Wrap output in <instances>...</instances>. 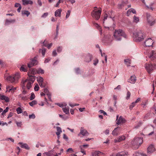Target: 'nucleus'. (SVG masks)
Returning <instances> with one entry per match:
<instances>
[{
	"instance_id": "18",
	"label": "nucleus",
	"mask_w": 156,
	"mask_h": 156,
	"mask_svg": "<svg viewBox=\"0 0 156 156\" xmlns=\"http://www.w3.org/2000/svg\"><path fill=\"white\" fill-rule=\"evenodd\" d=\"M120 130V128L119 127L115 128L112 132V134L114 136H117L119 135Z\"/></svg>"
},
{
	"instance_id": "46",
	"label": "nucleus",
	"mask_w": 156,
	"mask_h": 156,
	"mask_svg": "<svg viewBox=\"0 0 156 156\" xmlns=\"http://www.w3.org/2000/svg\"><path fill=\"white\" fill-rule=\"evenodd\" d=\"M93 61L94 62L93 64L94 66H96L97 65V64L98 62V60L97 58H96L94 60H93Z\"/></svg>"
},
{
	"instance_id": "29",
	"label": "nucleus",
	"mask_w": 156,
	"mask_h": 156,
	"mask_svg": "<svg viewBox=\"0 0 156 156\" xmlns=\"http://www.w3.org/2000/svg\"><path fill=\"white\" fill-rule=\"evenodd\" d=\"M128 154L124 152H121L117 153L115 156H127Z\"/></svg>"
},
{
	"instance_id": "52",
	"label": "nucleus",
	"mask_w": 156,
	"mask_h": 156,
	"mask_svg": "<svg viewBox=\"0 0 156 156\" xmlns=\"http://www.w3.org/2000/svg\"><path fill=\"white\" fill-rule=\"evenodd\" d=\"M39 84L40 86L41 87H45V84L44 83L43 81L42 82V83H41Z\"/></svg>"
},
{
	"instance_id": "7",
	"label": "nucleus",
	"mask_w": 156,
	"mask_h": 156,
	"mask_svg": "<svg viewBox=\"0 0 156 156\" xmlns=\"http://www.w3.org/2000/svg\"><path fill=\"white\" fill-rule=\"evenodd\" d=\"M19 77V75L18 73H16L15 75L12 76H9L7 78V80L10 81L11 83H16Z\"/></svg>"
},
{
	"instance_id": "64",
	"label": "nucleus",
	"mask_w": 156,
	"mask_h": 156,
	"mask_svg": "<svg viewBox=\"0 0 156 156\" xmlns=\"http://www.w3.org/2000/svg\"><path fill=\"white\" fill-rule=\"evenodd\" d=\"M62 50V48L60 47H58L57 48V51L58 52H60Z\"/></svg>"
},
{
	"instance_id": "50",
	"label": "nucleus",
	"mask_w": 156,
	"mask_h": 156,
	"mask_svg": "<svg viewBox=\"0 0 156 156\" xmlns=\"http://www.w3.org/2000/svg\"><path fill=\"white\" fill-rule=\"evenodd\" d=\"M142 125V122H139L138 123L137 126L135 127V128L136 129H137Z\"/></svg>"
},
{
	"instance_id": "16",
	"label": "nucleus",
	"mask_w": 156,
	"mask_h": 156,
	"mask_svg": "<svg viewBox=\"0 0 156 156\" xmlns=\"http://www.w3.org/2000/svg\"><path fill=\"white\" fill-rule=\"evenodd\" d=\"M80 134L83 136H88L89 135V133L86 130L84 129L83 128L81 127L80 133L78 135L79 136Z\"/></svg>"
},
{
	"instance_id": "24",
	"label": "nucleus",
	"mask_w": 156,
	"mask_h": 156,
	"mask_svg": "<svg viewBox=\"0 0 156 156\" xmlns=\"http://www.w3.org/2000/svg\"><path fill=\"white\" fill-rule=\"evenodd\" d=\"M62 9H58L55 12V16L56 17H60L61 16V13L62 12Z\"/></svg>"
},
{
	"instance_id": "36",
	"label": "nucleus",
	"mask_w": 156,
	"mask_h": 156,
	"mask_svg": "<svg viewBox=\"0 0 156 156\" xmlns=\"http://www.w3.org/2000/svg\"><path fill=\"white\" fill-rule=\"evenodd\" d=\"M113 11L112 10L109 11L108 12V16L110 18H112L113 17V15L112 14Z\"/></svg>"
},
{
	"instance_id": "12",
	"label": "nucleus",
	"mask_w": 156,
	"mask_h": 156,
	"mask_svg": "<svg viewBox=\"0 0 156 156\" xmlns=\"http://www.w3.org/2000/svg\"><path fill=\"white\" fill-rule=\"evenodd\" d=\"M36 58L35 57L34 58L32 59L30 63L28 64L27 66L29 68H30L37 64V62L36 59H35Z\"/></svg>"
},
{
	"instance_id": "27",
	"label": "nucleus",
	"mask_w": 156,
	"mask_h": 156,
	"mask_svg": "<svg viewBox=\"0 0 156 156\" xmlns=\"http://www.w3.org/2000/svg\"><path fill=\"white\" fill-rule=\"evenodd\" d=\"M56 129L57 132H56V134L57 135L58 138L59 137V135H60V134L62 132V131L61 128L59 127H57Z\"/></svg>"
},
{
	"instance_id": "48",
	"label": "nucleus",
	"mask_w": 156,
	"mask_h": 156,
	"mask_svg": "<svg viewBox=\"0 0 156 156\" xmlns=\"http://www.w3.org/2000/svg\"><path fill=\"white\" fill-rule=\"evenodd\" d=\"M35 98V96L34 93H31L30 97V99L32 100L34 99Z\"/></svg>"
},
{
	"instance_id": "17",
	"label": "nucleus",
	"mask_w": 156,
	"mask_h": 156,
	"mask_svg": "<svg viewBox=\"0 0 156 156\" xmlns=\"http://www.w3.org/2000/svg\"><path fill=\"white\" fill-rule=\"evenodd\" d=\"M126 120L122 116H120L118 119L116 123L118 125L122 124L125 123Z\"/></svg>"
},
{
	"instance_id": "2",
	"label": "nucleus",
	"mask_w": 156,
	"mask_h": 156,
	"mask_svg": "<svg viewBox=\"0 0 156 156\" xmlns=\"http://www.w3.org/2000/svg\"><path fill=\"white\" fill-rule=\"evenodd\" d=\"M133 37L135 41H142L146 36L141 30H138L133 33Z\"/></svg>"
},
{
	"instance_id": "53",
	"label": "nucleus",
	"mask_w": 156,
	"mask_h": 156,
	"mask_svg": "<svg viewBox=\"0 0 156 156\" xmlns=\"http://www.w3.org/2000/svg\"><path fill=\"white\" fill-rule=\"evenodd\" d=\"M67 152H69V153H72L73 152H74L73 150L72 149V148H69L67 150Z\"/></svg>"
},
{
	"instance_id": "13",
	"label": "nucleus",
	"mask_w": 156,
	"mask_h": 156,
	"mask_svg": "<svg viewBox=\"0 0 156 156\" xmlns=\"http://www.w3.org/2000/svg\"><path fill=\"white\" fill-rule=\"evenodd\" d=\"M155 151V148L153 145H150L147 148V154L149 155Z\"/></svg>"
},
{
	"instance_id": "55",
	"label": "nucleus",
	"mask_w": 156,
	"mask_h": 156,
	"mask_svg": "<svg viewBox=\"0 0 156 156\" xmlns=\"http://www.w3.org/2000/svg\"><path fill=\"white\" fill-rule=\"evenodd\" d=\"M46 51V49L45 48H43L42 50V55L44 56L45 54V52Z\"/></svg>"
},
{
	"instance_id": "1",
	"label": "nucleus",
	"mask_w": 156,
	"mask_h": 156,
	"mask_svg": "<svg viewBox=\"0 0 156 156\" xmlns=\"http://www.w3.org/2000/svg\"><path fill=\"white\" fill-rule=\"evenodd\" d=\"M37 73V71L34 69H30L28 73L29 78L25 80H23L21 82V85L23 89L24 90L23 93L25 94L26 91L24 90L26 87L28 89H29L31 87L32 84L35 80L34 76Z\"/></svg>"
},
{
	"instance_id": "40",
	"label": "nucleus",
	"mask_w": 156,
	"mask_h": 156,
	"mask_svg": "<svg viewBox=\"0 0 156 156\" xmlns=\"http://www.w3.org/2000/svg\"><path fill=\"white\" fill-rule=\"evenodd\" d=\"M37 80L39 84H40L43 81V79L42 77H40Z\"/></svg>"
},
{
	"instance_id": "43",
	"label": "nucleus",
	"mask_w": 156,
	"mask_h": 156,
	"mask_svg": "<svg viewBox=\"0 0 156 156\" xmlns=\"http://www.w3.org/2000/svg\"><path fill=\"white\" fill-rule=\"evenodd\" d=\"M17 112L18 114H19L22 113V111L21 108L20 107H19L16 109Z\"/></svg>"
},
{
	"instance_id": "8",
	"label": "nucleus",
	"mask_w": 156,
	"mask_h": 156,
	"mask_svg": "<svg viewBox=\"0 0 156 156\" xmlns=\"http://www.w3.org/2000/svg\"><path fill=\"white\" fill-rule=\"evenodd\" d=\"M155 65L153 66L151 63L150 64H146L145 67L147 71L150 73L155 68Z\"/></svg>"
},
{
	"instance_id": "34",
	"label": "nucleus",
	"mask_w": 156,
	"mask_h": 156,
	"mask_svg": "<svg viewBox=\"0 0 156 156\" xmlns=\"http://www.w3.org/2000/svg\"><path fill=\"white\" fill-rule=\"evenodd\" d=\"M125 64L127 66H130L129 64H130V61L129 59H126L124 60Z\"/></svg>"
},
{
	"instance_id": "9",
	"label": "nucleus",
	"mask_w": 156,
	"mask_h": 156,
	"mask_svg": "<svg viewBox=\"0 0 156 156\" xmlns=\"http://www.w3.org/2000/svg\"><path fill=\"white\" fill-rule=\"evenodd\" d=\"M112 41L111 37L110 35L105 36L102 40L103 43L105 44H109Z\"/></svg>"
},
{
	"instance_id": "45",
	"label": "nucleus",
	"mask_w": 156,
	"mask_h": 156,
	"mask_svg": "<svg viewBox=\"0 0 156 156\" xmlns=\"http://www.w3.org/2000/svg\"><path fill=\"white\" fill-rule=\"evenodd\" d=\"M94 25L96 27H97L98 28V30H99V31H101V27L99 26V25L97 23H94Z\"/></svg>"
},
{
	"instance_id": "56",
	"label": "nucleus",
	"mask_w": 156,
	"mask_h": 156,
	"mask_svg": "<svg viewBox=\"0 0 156 156\" xmlns=\"http://www.w3.org/2000/svg\"><path fill=\"white\" fill-rule=\"evenodd\" d=\"M39 87L38 86V85L37 84V85H35V87L34 88V89L36 91H38V90L39 88Z\"/></svg>"
},
{
	"instance_id": "26",
	"label": "nucleus",
	"mask_w": 156,
	"mask_h": 156,
	"mask_svg": "<svg viewBox=\"0 0 156 156\" xmlns=\"http://www.w3.org/2000/svg\"><path fill=\"white\" fill-rule=\"evenodd\" d=\"M92 58V55L90 54L86 56L85 61L87 62H89L91 61Z\"/></svg>"
},
{
	"instance_id": "44",
	"label": "nucleus",
	"mask_w": 156,
	"mask_h": 156,
	"mask_svg": "<svg viewBox=\"0 0 156 156\" xmlns=\"http://www.w3.org/2000/svg\"><path fill=\"white\" fill-rule=\"evenodd\" d=\"M9 109V108L8 107H6V109H5L4 110V111L2 113V115H4L8 111Z\"/></svg>"
},
{
	"instance_id": "33",
	"label": "nucleus",
	"mask_w": 156,
	"mask_h": 156,
	"mask_svg": "<svg viewBox=\"0 0 156 156\" xmlns=\"http://www.w3.org/2000/svg\"><path fill=\"white\" fill-rule=\"evenodd\" d=\"M62 110L64 112H65L66 114L69 113V108L66 107L63 108H62Z\"/></svg>"
},
{
	"instance_id": "28",
	"label": "nucleus",
	"mask_w": 156,
	"mask_h": 156,
	"mask_svg": "<svg viewBox=\"0 0 156 156\" xmlns=\"http://www.w3.org/2000/svg\"><path fill=\"white\" fill-rule=\"evenodd\" d=\"M132 12L133 13L135 14L136 13V10L133 9V8H131L130 9H129L127 12V16H129V15L130 13Z\"/></svg>"
},
{
	"instance_id": "19",
	"label": "nucleus",
	"mask_w": 156,
	"mask_h": 156,
	"mask_svg": "<svg viewBox=\"0 0 156 156\" xmlns=\"http://www.w3.org/2000/svg\"><path fill=\"white\" fill-rule=\"evenodd\" d=\"M93 156H105L104 153L99 151H96L94 152L92 154Z\"/></svg>"
},
{
	"instance_id": "11",
	"label": "nucleus",
	"mask_w": 156,
	"mask_h": 156,
	"mask_svg": "<svg viewBox=\"0 0 156 156\" xmlns=\"http://www.w3.org/2000/svg\"><path fill=\"white\" fill-rule=\"evenodd\" d=\"M144 43L146 47H149L152 46L153 43V42L151 38H149L145 40Z\"/></svg>"
},
{
	"instance_id": "63",
	"label": "nucleus",
	"mask_w": 156,
	"mask_h": 156,
	"mask_svg": "<svg viewBox=\"0 0 156 156\" xmlns=\"http://www.w3.org/2000/svg\"><path fill=\"white\" fill-rule=\"evenodd\" d=\"M69 105L72 107H73L74 106L78 105H79L77 104H72L71 103H69Z\"/></svg>"
},
{
	"instance_id": "20",
	"label": "nucleus",
	"mask_w": 156,
	"mask_h": 156,
	"mask_svg": "<svg viewBox=\"0 0 156 156\" xmlns=\"http://www.w3.org/2000/svg\"><path fill=\"white\" fill-rule=\"evenodd\" d=\"M136 79L134 76H132L129 80V82L132 83H134L136 82Z\"/></svg>"
},
{
	"instance_id": "6",
	"label": "nucleus",
	"mask_w": 156,
	"mask_h": 156,
	"mask_svg": "<svg viewBox=\"0 0 156 156\" xmlns=\"http://www.w3.org/2000/svg\"><path fill=\"white\" fill-rule=\"evenodd\" d=\"M142 0L143 3L145 4L147 7L150 10L152 11L154 8L153 6V5L154 4V0Z\"/></svg>"
},
{
	"instance_id": "10",
	"label": "nucleus",
	"mask_w": 156,
	"mask_h": 156,
	"mask_svg": "<svg viewBox=\"0 0 156 156\" xmlns=\"http://www.w3.org/2000/svg\"><path fill=\"white\" fill-rule=\"evenodd\" d=\"M146 16L148 23H149L150 26L153 25L155 23V21L153 17L151 16L150 14L147 13L146 14Z\"/></svg>"
},
{
	"instance_id": "4",
	"label": "nucleus",
	"mask_w": 156,
	"mask_h": 156,
	"mask_svg": "<svg viewBox=\"0 0 156 156\" xmlns=\"http://www.w3.org/2000/svg\"><path fill=\"white\" fill-rule=\"evenodd\" d=\"M143 142V138H135L131 144L135 149H137Z\"/></svg>"
},
{
	"instance_id": "59",
	"label": "nucleus",
	"mask_w": 156,
	"mask_h": 156,
	"mask_svg": "<svg viewBox=\"0 0 156 156\" xmlns=\"http://www.w3.org/2000/svg\"><path fill=\"white\" fill-rule=\"evenodd\" d=\"M48 15V13L47 12L44 13L41 16L42 17L45 18Z\"/></svg>"
},
{
	"instance_id": "51",
	"label": "nucleus",
	"mask_w": 156,
	"mask_h": 156,
	"mask_svg": "<svg viewBox=\"0 0 156 156\" xmlns=\"http://www.w3.org/2000/svg\"><path fill=\"white\" fill-rule=\"evenodd\" d=\"M29 118L30 119H34L35 118V116L34 114H33L29 115Z\"/></svg>"
},
{
	"instance_id": "62",
	"label": "nucleus",
	"mask_w": 156,
	"mask_h": 156,
	"mask_svg": "<svg viewBox=\"0 0 156 156\" xmlns=\"http://www.w3.org/2000/svg\"><path fill=\"white\" fill-rule=\"evenodd\" d=\"M140 98H138L137 100L135 102H133V104H136V103L139 102L140 101Z\"/></svg>"
},
{
	"instance_id": "32",
	"label": "nucleus",
	"mask_w": 156,
	"mask_h": 156,
	"mask_svg": "<svg viewBox=\"0 0 156 156\" xmlns=\"http://www.w3.org/2000/svg\"><path fill=\"white\" fill-rule=\"evenodd\" d=\"M26 66L23 65L21 66L20 69V71H23L24 72H26L27 71V69L26 67Z\"/></svg>"
},
{
	"instance_id": "58",
	"label": "nucleus",
	"mask_w": 156,
	"mask_h": 156,
	"mask_svg": "<svg viewBox=\"0 0 156 156\" xmlns=\"http://www.w3.org/2000/svg\"><path fill=\"white\" fill-rule=\"evenodd\" d=\"M136 104H133V103L131 104L129 106V109H132L135 106Z\"/></svg>"
},
{
	"instance_id": "41",
	"label": "nucleus",
	"mask_w": 156,
	"mask_h": 156,
	"mask_svg": "<svg viewBox=\"0 0 156 156\" xmlns=\"http://www.w3.org/2000/svg\"><path fill=\"white\" fill-rule=\"evenodd\" d=\"M37 104V101L35 100H34L29 103V104L31 106H33L34 105L36 104Z\"/></svg>"
},
{
	"instance_id": "30",
	"label": "nucleus",
	"mask_w": 156,
	"mask_h": 156,
	"mask_svg": "<svg viewBox=\"0 0 156 156\" xmlns=\"http://www.w3.org/2000/svg\"><path fill=\"white\" fill-rule=\"evenodd\" d=\"M15 20H6L5 21V23L7 24H9L11 23H14L15 22Z\"/></svg>"
},
{
	"instance_id": "37",
	"label": "nucleus",
	"mask_w": 156,
	"mask_h": 156,
	"mask_svg": "<svg viewBox=\"0 0 156 156\" xmlns=\"http://www.w3.org/2000/svg\"><path fill=\"white\" fill-rule=\"evenodd\" d=\"M22 13L23 15H26L27 16H28L30 14V12L27 11H23Z\"/></svg>"
},
{
	"instance_id": "14",
	"label": "nucleus",
	"mask_w": 156,
	"mask_h": 156,
	"mask_svg": "<svg viewBox=\"0 0 156 156\" xmlns=\"http://www.w3.org/2000/svg\"><path fill=\"white\" fill-rule=\"evenodd\" d=\"M149 57L151 59H156V50H152L149 54Z\"/></svg>"
},
{
	"instance_id": "25",
	"label": "nucleus",
	"mask_w": 156,
	"mask_h": 156,
	"mask_svg": "<svg viewBox=\"0 0 156 156\" xmlns=\"http://www.w3.org/2000/svg\"><path fill=\"white\" fill-rule=\"evenodd\" d=\"M0 98L2 100H4L6 102H8L9 99L7 97L4 95L0 94Z\"/></svg>"
},
{
	"instance_id": "60",
	"label": "nucleus",
	"mask_w": 156,
	"mask_h": 156,
	"mask_svg": "<svg viewBox=\"0 0 156 156\" xmlns=\"http://www.w3.org/2000/svg\"><path fill=\"white\" fill-rule=\"evenodd\" d=\"M99 112H100V113H103L105 115H107V113L103 110H100L99 111Z\"/></svg>"
},
{
	"instance_id": "42",
	"label": "nucleus",
	"mask_w": 156,
	"mask_h": 156,
	"mask_svg": "<svg viewBox=\"0 0 156 156\" xmlns=\"http://www.w3.org/2000/svg\"><path fill=\"white\" fill-rule=\"evenodd\" d=\"M130 95V92L129 91H128L126 94V98L127 100H128L129 99Z\"/></svg>"
},
{
	"instance_id": "61",
	"label": "nucleus",
	"mask_w": 156,
	"mask_h": 156,
	"mask_svg": "<svg viewBox=\"0 0 156 156\" xmlns=\"http://www.w3.org/2000/svg\"><path fill=\"white\" fill-rule=\"evenodd\" d=\"M76 73L77 74H79L80 72V70L79 68H77L75 69Z\"/></svg>"
},
{
	"instance_id": "21",
	"label": "nucleus",
	"mask_w": 156,
	"mask_h": 156,
	"mask_svg": "<svg viewBox=\"0 0 156 156\" xmlns=\"http://www.w3.org/2000/svg\"><path fill=\"white\" fill-rule=\"evenodd\" d=\"M18 144L21 145L20 147L22 148H24L27 150L29 149V147L26 144H23L22 143L20 142Z\"/></svg>"
},
{
	"instance_id": "49",
	"label": "nucleus",
	"mask_w": 156,
	"mask_h": 156,
	"mask_svg": "<svg viewBox=\"0 0 156 156\" xmlns=\"http://www.w3.org/2000/svg\"><path fill=\"white\" fill-rule=\"evenodd\" d=\"M136 156H146V155L142 153H137L136 154Z\"/></svg>"
},
{
	"instance_id": "3",
	"label": "nucleus",
	"mask_w": 156,
	"mask_h": 156,
	"mask_svg": "<svg viewBox=\"0 0 156 156\" xmlns=\"http://www.w3.org/2000/svg\"><path fill=\"white\" fill-rule=\"evenodd\" d=\"M114 39L117 41H120L122 37H126V35L124 31L121 30H115L114 34Z\"/></svg>"
},
{
	"instance_id": "15",
	"label": "nucleus",
	"mask_w": 156,
	"mask_h": 156,
	"mask_svg": "<svg viewBox=\"0 0 156 156\" xmlns=\"http://www.w3.org/2000/svg\"><path fill=\"white\" fill-rule=\"evenodd\" d=\"M126 139L125 136L124 135H122L119 136L117 138L114 140V142L115 143L119 142L125 140Z\"/></svg>"
},
{
	"instance_id": "23",
	"label": "nucleus",
	"mask_w": 156,
	"mask_h": 156,
	"mask_svg": "<svg viewBox=\"0 0 156 156\" xmlns=\"http://www.w3.org/2000/svg\"><path fill=\"white\" fill-rule=\"evenodd\" d=\"M44 91L45 93L46 94L48 97V98L49 99L50 101H51V95L49 93L48 90L47 88H44Z\"/></svg>"
},
{
	"instance_id": "38",
	"label": "nucleus",
	"mask_w": 156,
	"mask_h": 156,
	"mask_svg": "<svg viewBox=\"0 0 156 156\" xmlns=\"http://www.w3.org/2000/svg\"><path fill=\"white\" fill-rule=\"evenodd\" d=\"M45 41H44V42H43V45L45 46H46V47L47 46V48L48 49L50 48L51 47L52 45V43H51L50 44H48V45H47V44L45 43Z\"/></svg>"
},
{
	"instance_id": "22",
	"label": "nucleus",
	"mask_w": 156,
	"mask_h": 156,
	"mask_svg": "<svg viewBox=\"0 0 156 156\" xmlns=\"http://www.w3.org/2000/svg\"><path fill=\"white\" fill-rule=\"evenodd\" d=\"M23 4L24 5H26L28 4H32L33 3L32 1L30 0H22Z\"/></svg>"
},
{
	"instance_id": "39",
	"label": "nucleus",
	"mask_w": 156,
	"mask_h": 156,
	"mask_svg": "<svg viewBox=\"0 0 156 156\" xmlns=\"http://www.w3.org/2000/svg\"><path fill=\"white\" fill-rule=\"evenodd\" d=\"M16 87H13L12 86L11 87V88H9V91H10V92L12 93H13L16 90Z\"/></svg>"
},
{
	"instance_id": "35",
	"label": "nucleus",
	"mask_w": 156,
	"mask_h": 156,
	"mask_svg": "<svg viewBox=\"0 0 156 156\" xmlns=\"http://www.w3.org/2000/svg\"><path fill=\"white\" fill-rule=\"evenodd\" d=\"M133 21L135 23H137L139 21V18L138 17L136 16H134L133 17Z\"/></svg>"
},
{
	"instance_id": "57",
	"label": "nucleus",
	"mask_w": 156,
	"mask_h": 156,
	"mask_svg": "<svg viewBox=\"0 0 156 156\" xmlns=\"http://www.w3.org/2000/svg\"><path fill=\"white\" fill-rule=\"evenodd\" d=\"M16 123L17 125V126L18 127H21V126L22 125V122H16Z\"/></svg>"
},
{
	"instance_id": "54",
	"label": "nucleus",
	"mask_w": 156,
	"mask_h": 156,
	"mask_svg": "<svg viewBox=\"0 0 156 156\" xmlns=\"http://www.w3.org/2000/svg\"><path fill=\"white\" fill-rule=\"evenodd\" d=\"M70 11L69 10L67 12V14L66 15V18H67L69 16V15L70 14Z\"/></svg>"
},
{
	"instance_id": "5",
	"label": "nucleus",
	"mask_w": 156,
	"mask_h": 156,
	"mask_svg": "<svg viewBox=\"0 0 156 156\" xmlns=\"http://www.w3.org/2000/svg\"><path fill=\"white\" fill-rule=\"evenodd\" d=\"M101 12V9L98 10L94 9L91 12V16L92 17L96 20H98L100 18Z\"/></svg>"
},
{
	"instance_id": "31",
	"label": "nucleus",
	"mask_w": 156,
	"mask_h": 156,
	"mask_svg": "<svg viewBox=\"0 0 156 156\" xmlns=\"http://www.w3.org/2000/svg\"><path fill=\"white\" fill-rule=\"evenodd\" d=\"M128 3V0H123L120 5L121 7H122V6H124L126 5Z\"/></svg>"
},
{
	"instance_id": "47",
	"label": "nucleus",
	"mask_w": 156,
	"mask_h": 156,
	"mask_svg": "<svg viewBox=\"0 0 156 156\" xmlns=\"http://www.w3.org/2000/svg\"><path fill=\"white\" fill-rule=\"evenodd\" d=\"M37 73H41V74H43L44 73V70L41 69H38V70H37Z\"/></svg>"
}]
</instances>
